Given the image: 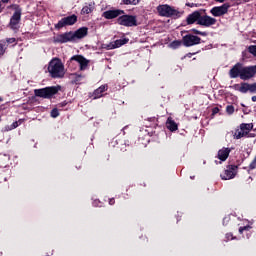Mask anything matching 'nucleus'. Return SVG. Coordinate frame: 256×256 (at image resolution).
<instances>
[{"mask_svg": "<svg viewBox=\"0 0 256 256\" xmlns=\"http://www.w3.org/2000/svg\"><path fill=\"white\" fill-rule=\"evenodd\" d=\"M229 7H231L228 3L223 4L222 6L214 7L210 10V13L213 17H223V15H227L229 11Z\"/></svg>", "mask_w": 256, "mask_h": 256, "instance_id": "9d476101", "label": "nucleus"}, {"mask_svg": "<svg viewBox=\"0 0 256 256\" xmlns=\"http://www.w3.org/2000/svg\"><path fill=\"white\" fill-rule=\"evenodd\" d=\"M166 127L167 129H169V131H177L179 129V126L177 125V123L175 122V120H173V118L169 117L166 121Z\"/></svg>", "mask_w": 256, "mask_h": 256, "instance_id": "412c9836", "label": "nucleus"}, {"mask_svg": "<svg viewBox=\"0 0 256 256\" xmlns=\"http://www.w3.org/2000/svg\"><path fill=\"white\" fill-rule=\"evenodd\" d=\"M182 43L185 47H193V45H199L201 39L199 36L188 34L182 38Z\"/></svg>", "mask_w": 256, "mask_h": 256, "instance_id": "9b49d317", "label": "nucleus"}, {"mask_svg": "<svg viewBox=\"0 0 256 256\" xmlns=\"http://www.w3.org/2000/svg\"><path fill=\"white\" fill-rule=\"evenodd\" d=\"M229 153H231V149L224 147L218 151L217 157L221 161H227V158L229 157Z\"/></svg>", "mask_w": 256, "mask_h": 256, "instance_id": "aec40b11", "label": "nucleus"}, {"mask_svg": "<svg viewBox=\"0 0 256 256\" xmlns=\"http://www.w3.org/2000/svg\"><path fill=\"white\" fill-rule=\"evenodd\" d=\"M92 11H93V4H89L82 8L81 15H89V13H92Z\"/></svg>", "mask_w": 256, "mask_h": 256, "instance_id": "b1692460", "label": "nucleus"}, {"mask_svg": "<svg viewBox=\"0 0 256 256\" xmlns=\"http://www.w3.org/2000/svg\"><path fill=\"white\" fill-rule=\"evenodd\" d=\"M157 12L160 17H173V15H177V10L167 4L159 5L157 7Z\"/></svg>", "mask_w": 256, "mask_h": 256, "instance_id": "423d86ee", "label": "nucleus"}, {"mask_svg": "<svg viewBox=\"0 0 256 256\" xmlns=\"http://www.w3.org/2000/svg\"><path fill=\"white\" fill-rule=\"evenodd\" d=\"M109 205H115V199L114 198L109 200Z\"/></svg>", "mask_w": 256, "mask_h": 256, "instance_id": "72a5a7b5", "label": "nucleus"}, {"mask_svg": "<svg viewBox=\"0 0 256 256\" xmlns=\"http://www.w3.org/2000/svg\"><path fill=\"white\" fill-rule=\"evenodd\" d=\"M226 112L228 113V115H233V113H235V107L233 105L227 106Z\"/></svg>", "mask_w": 256, "mask_h": 256, "instance_id": "a878e982", "label": "nucleus"}, {"mask_svg": "<svg viewBox=\"0 0 256 256\" xmlns=\"http://www.w3.org/2000/svg\"><path fill=\"white\" fill-rule=\"evenodd\" d=\"M2 3H9V0H1Z\"/></svg>", "mask_w": 256, "mask_h": 256, "instance_id": "f704fd0d", "label": "nucleus"}, {"mask_svg": "<svg viewBox=\"0 0 256 256\" xmlns=\"http://www.w3.org/2000/svg\"><path fill=\"white\" fill-rule=\"evenodd\" d=\"M231 79H237L239 77L242 81H249L256 75V65L243 66L241 63L234 65L229 71Z\"/></svg>", "mask_w": 256, "mask_h": 256, "instance_id": "f257e3e1", "label": "nucleus"}, {"mask_svg": "<svg viewBox=\"0 0 256 256\" xmlns=\"http://www.w3.org/2000/svg\"><path fill=\"white\" fill-rule=\"evenodd\" d=\"M88 28L82 27L78 29L76 32H72L73 35V41H77V39H83V37H87Z\"/></svg>", "mask_w": 256, "mask_h": 256, "instance_id": "a211bd4d", "label": "nucleus"}, {"mask_svg": "<svg viewBox=\"0 0 256 256\" xmlns=\"http://www.w3.org/2000/svg\"><path fill=\"white\" fill-rule=\"evenodd\" d=\"M128 41V39H120L114 42H110L109 44H102V49H106L107 51L111 49H118V47H122V45L127 44Z\"/></svg>", "mask_w": 256, "mask_h": 256, "instance_id": "4468645a", "label": "nucleus"}, {"mask_svg": "<svg viewBox=\"0 0 256 256\" xmlns=\"http://www.w3.org/2000/svg\"><path fill=\"white\" fill-rule=\"evenodd\" d=\"M251 229L250 225L243 226L239 228V233L243 234L244 231H249Z\"/></svg>", "mask_w": 256, "mask_h": 256, "instance_id": "c756f323", "label": "nucleus"}, {"mask_svg": "<svg viewBox=\"0 0 256 256\" xmlns=\"http://www.w3.org/2000/svg\"><path fill=\"white\" fill-rule=\"evenodd\" d=\"M252 101L256 102V96H252Z\"/></svg>", "mask_w": 256, "mask_h": 256, "instance_id": "c9c22d12", "label": "nucleus"}, {"mask_svg": "<svg viewBox=\"0 0 256 256\" xmlns=\"http://www.w3.org/2000/svg\"><path fill=\"white\" fill-rule=\"evenodd\" d=\"M78 78H77V81H79V79H81V76H77Z\"/></svg>", "mask_w": 256, "mask_h": 256, "instance_id": "e433bc0d", "label": "nucleus"}, {"mask_svg": "<svg viewBox=\"0 0 256 256\" xmlns=\"http://www.w3.org/2000/svg\"><path fill=\"white\" fill-rule=\"evenodd\" d=\"M59 92V89L57 87L52 86V87H46L42 89H36L34 90V95L36 97H42L43 99H51L53 95H57Z\"/></svg>", "mask_w": 256, "mask_h": 256, "instance_id": "7ed1b4c3", "label": "nucleus"}, {"mask_svg": "<svg viewBox=\"0 0 256 256\" xmlns=\"http://www.w3.org/2000/svg\"><path fill=\"white\" fill-rule=\"evenodd\" d=\"M253 129V125L250 124H241L240 128L237 129L234 133V139H241L242 137H246V135H249V131Z\"/></svg>", "mask_w": 256, "mask_h": 256, "instance_id": "6e6552de", "label": "nucleus"}, {"mask_svg": "<svg viewBox=\"0 0 256 256\" xmlns=\"http://www.w3.org/2000/svg\"><path fill=\"white\" fill-rule=\"evenodd\" d=\"M1 101H3V98H2V97H0V103H1Z\"/></svg>", "mask_w": 256, "mask_h": 256, "instance_id": "4c0bfd02", "label": "nucleus"}, {"mask_svg": "<svg viewBox=\"0 0 256 256\" xmlns=\"http://www.w3.org/2000/svg\"><path fill=\"white\" fill-rule=\"evenodd\" d=\"M124 5H138L139 0H122Z\"/></svg>", "mask_w": 256, "mask_h": 256, "instance_id": "393cba45", "label": "nucleus"}, {"mask_svg": "<svg viewBox=\"0 0 256 256\" xmlns=\"http://www.w3.org/2000/svg\"><path fill=\"white\" fill-rule=\"evenodd\" d=\"M215 23H217V19L207 15L201 16L198 21V25H202V27H211Z\"/></svg>", "mask_w": 256, "mask_h": 256, "instance_id": "dca6fc26", "label": "nucleus"}, {"mask_svg": "<svg viewBox=\"0 0 256 256\" xmlns=\"http://www.w3.org/2000/svg\"><path fill=\"white\" fill-rule=\"evenodd\" d=\"M69 41L73 40V32H66L63 34H58L54 36L53 42L54 43H69Z\"/></svg>", "mask_w": 256, "mask_h": 256, "instance_id": "f8f14e48", "label": "nucleus"}, {"mask_svg": "<svg viewBox=\"0 0 256 256\" xmlns=\"http://www.w3.org/2000/svg\"><path fill=\"white\" fill-rule=\"evenodd\" d=\"M22 123H25V119H19L18 121H15L11 126H6V131H13V129H17L19 125H22Z\"/></svg>", "mask_w": 256, "mask_h": 256, "instance_id": "5701e85b", "label": "nucleus"}, {"mask_svg": "<svg viewBox=\"0 0 256 256\" xmlns=\"http://www.w3.org/2000/svg\"><path fill=\"white\" fill-rule=\"evenodd\" d=\"M77 23V15L73 14L71 16H67L62 18L56 25V29H63V27H67L69 25H75Z\"/></svg>", "mask_w": 256, "mask_h": 256, "instance_id": "0eeeda50", "label": "nucleus"}, {"mask_svg": "<svg viewBox=\"0 0 256 256\" xmlns=\"http://www.w3.org/2000/svg\"><path fill=\"white\" fill-rule=\"evenodd\" d=\"M117 23L123 27H137V16L122 15L117 19Z\"/></svg>", "mask_w": 256, "mask_h": 256, "instance_id": "20e7f679", "label": "nucleus"}, {"mask_svg": "<svg viewBox=\"0 0 256 256\" xmlns=\"http://www.w3.org/2000/svg\"><path fill=\"white\" fill-rule=\"evenodd\" d=\"M170 46L172 47V49H177V47H181V41L175 40L170 44Z\"/></svg>", "mask_w": 256, "mask_h": 256, "instance_id": "bb28decb", "label": "nucleus"}, {"mask_svg": "<svg viewBox=\"0 0 256 256\" xmlns=\"http://www.w3.org/2000/svg\"><path fill=\"white\" fill-rule=\"evenodd\" d=\"M192 33H194L195 35H201L202 37H207V32H201L197 29H192Z\"/></svg>", "mask_w": 256, "mask_h": 256, "instance_id": "cd10ccee", "label": "nucleus"}, {"mask_svg": "<svg viewBox=\"0 0 256 256\" xmlns=\"http://www.w3.org/2000/svg\"><path fill=\"white\" fill-rule=\"evenodd\" d=\"M107 91V86L102 85L98 89L94 91V99H99L100 97H103V93Z\"/></svg>", "mask_w": 256, "mask_h": 256, "instance_id": "4be33fe9", "label": "nucleus"}, {"mask_svg": "<svg viewBox=\"0 0 256 256\" xmlns=\"http://www.w3.org/2000/svg\"><path fill=\"white\" fill-rule=\"evenodd\" d=\"M51 117H53L54 119L56 117H59V110H57V108H54L52 111H51Z\"/></svg>", "mask_w": 256, "mask_h": 256, "instance_id": "c85d7f7f", "label": "nucleus"}, {"mask_svg": "<svg viewBox=\"0 0 256 256\" xmlns=\"http://www.w3.org/2000/svg\"><path fill=\"white\" fill-rule=\"evenodd\" d=\"M219 113V107H215L212 109V115H217Z\"/></svg>", "mask_w": 256, "mask_h": 256, "instance_id": "2f4dec72", "label": "nucleus"}, {"mask_svg": "<svg viewBox=\"0 0 256 256\" xmlns=\"http://www.w3.org/2000/svg\"><path fill=\"white\" fill-rule=\"evenodd\" d=\"M70 61H76V63H79L80 71H85V69L89 67V63H90V61L87 58L81 55L72 56Z\"/></svg>", "mask_w": 256, "mask_h": 256, "instance_id": "ddd939ff", "label": "nucleus"}, {"mask_svg": "<svg viewBox=\"0 0 256 256\" xmlns=\"http://www.w3.org/2000/svg\"><path fill=\"white\" fill-rule=\"evenodd\" d=\"M121 15H125V11L116 9L103 12L102 17H104V19H117V17H121Z\"/></svg>", "mask_w": 256, "mask_h": 256, "instance_id": "2eb2a0df", "label": "nucleus"}, {"mask_svg": "<svg viewBox=\"0 0 256 256\" xmlns=\"http://www.w3.org/2000/svg\"><path fill=\"white\" fill-rule=\"evenodd\" d=\"M16 39L15 38H9L7 40V43H15Z\"/></svg>", "mask_w": 256, "mask_h": 256, "instance_id": "473e14b6", "label": "nucleus"}, {"mask_svg": "<svg viewBox=\"0 0 256 256\" xmlns=\"http://www.w3.org/2000/svg\"><path fill=\"white\" fill-rule=\"evenodd\" d=\"M48 73L52 79H63L65 77V66L59 58H53L48 64Z\"/></svg>", "mask_w": 256, "mask_h": 256, "instance_id": "f03ea898", "label": "nucleus"}, {"mask_svg": "<svg viewBox=\"0 0 256 256\" xmlns=\"http://www.w3.org/2000/svg\"><path fill=\"white\" fill-rule=\"evenodd\" d=\"M234 89L240 93H256V83L242 82L235 84Z\"/></svg>", "mask_w": 256, "mask_h": 256, "instance_id": "39448f33", "label": "nucleus"}, {"mask_svg": "<svg viewBox=\"0 0 256 256\" xmlns=\"http://www.w3.org/2000/svg\"><path fill=\"white\" fill-rule=\"evenodd\" d=\"M19 21H21V12L16 11L10 20V27L12 29H17V25H19Z\"/></svg>", "mask_w": 256, "mask_h": 256, "instance_id": "6ab92c4d", "label": "nucleus"}, {"mask_svg": "<svg viewBox=\"0 0 256 256\" xmlns=\"http://www.w3.org/2000/svg\"><path fill=\"white\" fill-rule=\"evenodd\" d=\"M200 19H201V12L195 11L192 14L188 15L186 22L188 25H193V23H196V21H197V24L199 25Z\"/></svg>", "mask_w": 256, "mask_h": 256, "instance_id": "f3484780", "label": "nucleus"}, {"mask_svg": "<svg viewBox=\"0 0 256 256\" xmlns=\"http://www.w3.org/2000/svg\"><path fill=\"white\" fill-rule=\"evenodd\" d=\"M237 165H229L224 170V173L220 175L223 181H229V179H234L235 175H237Z\"/></svg>", "mask_w": 256, "mask_h": 256, "instance_id": "1a4fd4ad", "label": "nucleus"}, {"mask_svg": "<svg viewBox=\"0 0 256 256\" xmlns=\"http://www.w3.org/2000/svg\"><path fill=\"white\" fill-rule=\"evenodd\" d=\"M3 53H5V46L0 43V55H3Z\"/></svg>", "mask_w": 256, "mask_h": 256, "instance_id": "7c9ffc66", "label": "nucleus"}]
</instances>
